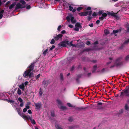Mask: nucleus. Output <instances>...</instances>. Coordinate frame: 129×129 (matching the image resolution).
<instances>
[{
	"mask_svg": "<svg viewBox=\"0 0 129 129\" xmlns=\"http://www.w3.org/2000/svg\"><path fill=\"white\" fill-rule=\"evenodd\" d=\"M34 64L32 63L29 67L28 69L25 71L23 74V76L25 77L29 76V77H32L33 75V73L31 72L33 69Z\"/></svg>",
	"mask_w": 129,
	"mask_h": 129,
	"instance_id": "1",
	"label": "nucleus"
},
{
	"mask_svg": "<svg viewBox=\"0 0 129 129\" xmlns=\"http://www.w3.org/2000/svg\"><path fill=\"white\" fill-rule=\"evenodd\" d=\"M22 4L20 3L17 4L15 7L16 9H18L20 8H22L25 7V2L23 0H21L20 2Z\"/></svg>",
	"mask_w": 129,
	"mask_h": 129,
	"instance_id": "2",
	"label": "nucleus"
},
{
	"mask_svg": "<svg viewBox=\"0 0 129 129\" xmlns=\"http://www.w3.org/2000/svg\"><path fill=\"white\" fill-rule=\"evenodd\" d=\"M21 117L24 119L25 120H28L29 119L30 120L31 123L33 124H36V122L34 119H32V117H30L29 115H27L26 116L21 115Z\"/></svg>",
	"mask_w": 129,
	"mask_h": 129,
	"instance_id": "3",
	"label": "nucleus"
},
{
	"mask_svg": "<svg viewBox=\"0 0 129 129\" xmlns=\"http://www.w3.org/2000/svg\"><path fill=\"white\" fill-rule=\"evenodd\" d=\"M66 19L68 22L70 21V19L72 23H75L76 22V20L71 14H70L69 16L67 17Z\"/></svg>",
	"mask_w": 129,
	"mask_h": 129,
	"instance_id": "4",
	"label": "nucleus"
},
{
	"mask_svg": "<svg viewBox=\"0 0 129 129\" xmlns=\"http://www.w3.org/2000/svg\"><path fill=\"white\" fill-rule=\"evenodd\" d=\"M92 11H91L84 12L79 13V14L81 16H85L88 15L90 16L91 14Z\"/></svg>",
	"mask_w": 129,
	"mask_h": 129,
	"instance_id": "5",
	"label": "nucleus"
},
{
	"mask_svg": "<svg viewBox=\"0 0 129 129\" xmlns=\"http://www.w3.org/2000/svg\"><path fill=\"white\" fill-rule=\"evenodd\" d=\"M99 15L102 14V16L100 17L99 19L100 20H102L104 19L107 16V14L106 13H104L103 11L101 10L99 11L98 12Z\"/></svg>",
	"mask_w": 129,
	"mask_h": 129,
	"instance_id": "6",
	"label": "nucleus"
},
{
	"mask_svg": "<svg viewBox=\"0 0 129 129\" xmlns=\"http://www.w3.org/2000/svg\"><path fill=\"white\" fill-rule=\"evenodd\" d=\"M121 95H126L129 96V86L125 90H124L121 93Z\"/></svg>",
	"mask_w": 129,
	"mask_h": 129,
	"instance_id": "7",
	"label": "nucleus"
},
{
	"mask_svg": "<svg viewBox=\"0 0 129 129\" xmlns=\"http://www.w3.org/2000/svg\"><path fill=\"white\" fill-rule=\"evenodd\" d=\"M57 101L58 104V106L60 108L63 110H64L66 109V107L61 106V102L60 100H57Z\"/></svg>",
	"mask_w": 129,
	"mask_h": 129,
	"instance_id": "8",
	"label": "nucleus"
},
{
	"mask_svg": "<svg viewBox=\"0 0 129 129\" xmlns=\"http://www.w3.org/2000/svg\"><path fill=\"white\" fill-rule=\"evenodd\" d=\"M67 41L62 42L60 43L58 45L59 46H62L63 47H66L67 46Z\"/></svg>",
	"mask_w": 129,
	"mask_h": 129,
	"instance_id": "9",
	"label": "nucleus"
},
{
	"mask_svg": "<svg viewBox=\"0 0 129 129\" xmlns=\"http://www.w3.org/2000/svg\"><path fill=\"white\" fill-rule=\"evenodd\" d=\"M5 12L4 10H0V19H1Z\"/></svg>",
	"mask_w": 129,
	"mask_h": 129,
	"instance_id": "10",
	"label": "nucleus"
},
{
	"mask_svg": "<svg viewBox=\"0 0 129 129\" xmlns=\"http://www.w3.org/2000/svg\"><path fill=\"white\" fill-rule=\"evenodd\" d=\"M62 37V35L61 34H59L54 38L56 40H57L60 39Z\"/></svg>",
	"mask_w": 129,
	"mask_h": 129,
	"instance_id": "11",
	"label": "nucleus"
},
{
	"mask_svg": "<svg viewBox=\"0 0 129 129\" xmlns=\"http://www.w3.org/2000/svg\"><path fill=\"white\" fill-rule=\"evenodd\" d=\"M67 43H68L67 44V45H68L70 47L72 46L74 47H76V45L72 44V41L71 42L69 43V42L68 41H67Z\"/></svg>",
	"mask_w": 129,
	"mask_h": 129,
	"instance_id": "12",
	"label": "nucleus"
},
{
	"mask_svg": "<svg viewBox=\"0 0 129 129\" xmlns=\"http://www.w3.org/2000/svg\"><path fill=\"white\" fill-rule=\"evenodd\" d=\"M35 105L37 109H39L41 107V104L40 103H35Z\"/></svg>",
	"mask_w": 129,
	"mask_h": 129,
	"instance_id": "13",
	"label": "nucleus"
},
{
	"mask_svg": "<svg viewBox=\"0 0 129 129\" xmlns=\"http://www.w3.org/2000/svg\"><path fill=\"white\" fill-rule=\"evenodd\" d=\"M18 101L20 102V107H22L23 106V102L21 98H19L18 99Z\"/></svg>",
	"mask_w": 129,
	"mask_h": 129,
	"instance_id": "14",
	"label": "nucleus"
},
{
	"mask_svg": "<svg viewBox=\"0 0 129 129\" xmlns=\"http://www.w3.org/2000/svg\"><path fill=\"white\" fill-rule=\"evenodd\" d=\"M69 10L70 11H72V12H75L76 11V9H73V7L71 5H70L69 6Z\"/></svg>",
	"mask_w": 129,
	"mask_h": 129,
	"instance_id": "15",
	"label": "nucleus"
},
{
	"mask_svg": "<svg viewBox=\"0 0 129 129\" xmlns=\"http://www.w3.org/2000/svg\"><path fill=\"white\" fill-rule=\"evenodd\" d=\"M25 86L23 83H22V84L19 86V87L21 89H22L23 90L24 89Z\"/></svg>",
	"mask_w": 129,
	"mask_h": 129,
	"instance_id": "16",
	"label": "nucleus"
},
{
	"mask_svg": "<svg viewBox=\"0 0 129 129\" xmlns=\"http://www.w3.org/2000/svg\"><path fill=\"white\" fill-rule=\"evenodd\" d=\"M16 110L18 112L19 114L20 115L21 117V115L24 116L23 115V113H20V108H17Z\"/></svg>",
	"mask_w": 129,
	"mask_h": 129,
	"instance_id": "17",
	"label": "nucleus"
},
{
	"mask_svg": "<svg viewBox=\"0 0 129 129\" xmlns=\"http://www.w3.org/2000/svg\"><path fill=\"white\" fill-rule=\"evenodd\" d=\"M114 63L116 65H118L120 64V62L118 60H117L114 62Z\"/></svg>",
	"mask_w": 129,
	"mask_h": 129,
	"instance_id": "18",
	"label": "nucleus"
},
{
	"mask_svg": "<svg viewBox=\"0 0 129 129\" xmlns=\"http://www.w3.org/2000/svg\"><path fill=\"white\" fill-rule=\"evenodd\" d=\"M16 3H14L11 4L9 7V9H12L13 7L15 5Z\"/></svg>",
	"mask_w": 129,
	"mask_h": 129,
	"instance_id": "19",
	"label": "nucleus"
},
{
	"mask_svg": "<svg viewBox=\"0 0 129 129\" xmlns=\"http://www.w3.org/2000/svg\"><path fill=\"white\" fill-rule=\"evenodd\" d=\"M17 93L18 94L21 95L22 93L21 91L19 88H18L17 91Z\"/></svg>",
	"mask_w": 129,
	"mask_h": 129,
	"instance_id": "20",
	"label": "nucleus"
},
{
	"mask_svg": "<svg viewBox=\"0 0 129 129\" xmlns=\"http://www.w3.org/2000/svg\"><path fill=\"white\" fill-rule=\"evenodd\" d=\"M104 34L106 35H107L109 33V31L108 29H105L104 31Z\"/></svg>",
	"mask_w": 129,
	"mask_h": 129,
	"instance_id": "21",
	"label": "nucleus"
},
{
	"mask_svg": "<svg viewBox=\"0 0 129 129\" xmlns=\"http://www.w3.org/2000/svg\"><path fill=\"white\" fill-rule=\"evenodd\" d=\"M56 127L57 129H62L61 127L58 124H57L56 125Z\"/></svg>",
	"mask_w": 129,
	"mask_h": 129,
	"instance_id": "22",
	"label": "nucleus"
},
{
	"mask_svg": "<svg viewBox=\"0 0 129 129\" xmlns=\"http://www.w3.org/2000/svg\"><path fill=\"white\" fill-rule=\"evenodd\" d=\"M75 26L79 28H81V26L80 24L78 23H77L75 25Z\"/></svg>",
	"mask_w": 129,
	"mask_h": 129,
	"instance_id": "23",
	"label": "nucleus"
},
{
	"mask_svg": "<svg viewBox=\"0 0 129 129\" xmlns=\"http://www.w3.org/2000/svg\"><path fill=\"white\" fill-rule=\"evenodd\" d=\"M40 91L39 92V94L40 96H42L43 94L41 88L40 89Z\"/></svg>",
	"mask_w": 129,
	"mask_h": 129,
	"instance_id": "24",
	"label": "nucleus"
},
{
	"mask_svg": "<svg viewBox=\"0 0 129 129\" xmlns=\"http://www.w3.org/2000/svg\"><path fill=\"white\" fill-rule=\"evenodd\" d=\"M119 31H120V30H113V33L115 34V36H116V35H115V34L116 33H117L118 32H119Z\"/></svg>",
	"mask_w": 129,
	"mask_h": 129,
	"instance_id": "25",
	"label": "nucleus"
},
{
	"mask_svg": "<svg viewBox=\"0 0 129 129\" xmlns=\"http://www.w3.org/2000/svg\"><path fill=\"white\" fill-rule=\"evenodd\" d=\"M125 109L126 110H128V108H129V107L128 106V105L127 104H126L125 105Z\"/></svg>",
	"mask_w": 129,
	"mask_h": 129,
	"instance_id": "26",
	"label": "nucleus"
},
{
	"mask_svg": "<svg viewBox=\"0 0 129 129\" xmlns=\"http://www.w3.org/2000/svg\"><path fill=\"white\" fill-rule=\"evenodd\" d=\"M48 51V49H46V50L43 51V54L44 55H45L46 54Z\"/></svg>",
	"mask_w": 129,
	"mask_h": 129,
	"instance_id": "27",
	"label": "nucleus"
},
{
	"mask_svg": "<svg viewBox=\"0 0 129 129\" xmlns=\"http://www.w3.org/2000/svg\"><path fill=\"white\" fill-rule=\"evenodd\" d=\"M96 68H97L96 66H93V72L95 71Z\"/></svg>",
	"mask_w": 129,
	"mask_h": 129,
	"instance_id": "28",
	"label": "nucleus"
},
{
	"mask_svg": "<svg viewBox=\"0 0 129 129\" xmlns=\"http://www.w3.org/2000/svg\"><path fill=\"white\" fill-rule=\"evenodd\" d=\"M98 15V13L96 12H94L92 15L94 17Z\"/></svg>",
	"mask_w": 129,
	"mask_h": 129,
	"instance_id": "29",
	"label": "nucleus"
},
{
	"mask_svg": "<svg viewBox=\"0 0 129 129\" xmlns=\"http://www.w3.org/2000/svg\"><path fill=\"white\" fill-rule=\"evenodd\" d=\"M10 3V1H8V2L5 5V6L6 7H8V5H9Z\"/></svg>",
	"mask_w": 129,
	"mask_h": 129,
	"instance_id": "30",
	"label": "nucleus"
},
{
	"mask_svg": "<svg viewBox=\"0 0 129 129\" xmlns=\"http://www.w3.org/2000/svg\"><path fill=\"white\" fill-rule=\"evenodd\" d=\"M83 8L82 7H80L78 8H77V10L78 11H79L83 9Z\"/></svg>",
	"mask_w": 129,
	"mask_h": 129,
	"instance_id": "31",
	"label": "nucleus"
},
{
	"mask_svg": "<svg viewBox=\"0 0 129 129\" xmlns=\"http://www.w3.org/2000/svg\"><path fill=\"white\" fill-rule=\"evenodd\" d=\"M54 42L55 41L54 39H52L50 42L51 44H54Z\"/></svg>",
	"mask_w": 129,
	"mask_h": 129,
	"instance_id": "32",
	"label": "nucleus"
},
{
	"mask_svg": "<svg viewBox=\"0 0 129 129\" xmlns=\"http://www.w3.org/2000/svg\"><path fill=\"white\" fill-rule=\"evenodd\" d=\"M79 28L78 27H77L75 26V30L77 31H78L79 30Z\"/></svg>",
	"mask_w": 129,
	"mask_h": 129,
	"instance_id": "33",
	"label": "nucleus"
},
{
	"mask_svg": "<svg viewBox=\"0 0 129 129\" xmlns=\"http://www.w3.org/2000/svg\"><path fill=\"white\" fill-rule=\"evenodd\" d=\"M55 47V46L54 45H52L51 47L50 50H51L53 49Z\"/></svg>",
	"mask_w": 129,
	"mask_h": 129,
	"instance_id": "34",
	"label": "nucleus"
},
{
	"mask_svg": "<svg viewBox=\"0 0 129 129\" xmlns=\"http://www.w3.org/2000/svg\"><path fill=\"white\" fill-rule=\"evenodd\" d=\"M61 27V25H59L58 26L57 28V30L58 31H59L60 30Z\"/></svg>",
	"mask_w": 129,
	"mask_h": 129,
	"instance_id": "35",
	"label": "nucleus"
},
{
	"mask_svg": "<svg viewBox=\"0 0 129 129\" xmlns=\"http://www.w3.org/2000/svg\"><path fill=\"white\" fill-rule=\"evenodd\" d=\"M67 105L69 107H72L73 106L70 103H67Z\"/></svg>",
	"mask_w": 129,
	"mask_h": 129,
	"instance_id": "36",
	"label": "nucleus"
},
{
	"mask_svg": "<svg viewBox=\"0 0 129 129\" xmlns=\"http://www.w3.org/2000/svg\"><path fill=\"white\" fill-rule=\"evenodd\" d=\"M40 74H39L38 75H37V76H36V79H37L40 76Z\"/></svg>",
	"mask_w": 129,
	"mask_h": 129,
	"instance_id": "37",
	"label": "nucleus"
},
{
	"mask_svg": "<svg viewBox=\"0 0 129 129\" xmlns=\"http://www.w3.org/2000/svg\"><path fill=\"white\" fill-rule=\"evenodd\" d=\"M60 79L61 80H63V75L62 74V73L60 74Z\"/></svg>",
	"mask_w": 129,
	"mask_h": 129,
	"instance_id": "38",
	"label": "nucleus"
},
{
	"mask_svg": "<svg viewBox=\"0 0 129 129\" xmlns=\"http://www.w3.org/2000/svg\"><path fill=\"white\" fill-rule=\"evenodd\" d=\"M51 115L52 117H54V115H55L54 112H52L51 113Z\"/></svg>",
	"mask_w": 129,
	"mask_h": 129,
	"instance_id": "39",
	"label": "nucleus"
},
{
	"mask_svg": "<svg viewBox=\"0 0 129 129\" xmlns=\"http://www.w3.org/2000/svg\"><path fill=\"white\" fill-rule=\"evenodd\" d=\"M27 109L26 108H25L23 110V111L24 112H25L27 111Z\"/></svg>",
	"mask_w": 129,
	"mask_h": 129,
	"instance_id": "40",
	"label": "nucleus"
},
{
	"mask_svg": "<svg viewBox=\"0 0 129 129\" xmlns=\"http://www.w3.org/2000/svg\"><path fill=\"white\" fill-rule=\"evenodd\" d=\"M4 96V94L3 93H0V97H2Z\"/></svg>",
	"mask_w": 129,
	"mask_h": 129,
	"instance_id": "41",
	"label": "nucleus"
},
{
	"mask_svg": "<svg viewBox=\"0 0 129 129\" xmlns=\"http://www.w3.org/2000/svg\"><path fill=\"white\" fill-rule=\"evenodd\" d=\"M27 112L28 113L30 114H31L32 113L31 111V110H28V111Z\"/></svg>",
	"mask_w": 129,
	"mask_h": 129,
	"instance_id": "42",
	"label": "nucleus"
},
{
	"mask_svg": "<svg viewBox=\"0 0 129 129\" xmlns=\"http://www.w3.org/2000/svg\"><path fill=\"white\" fill-rule=\"evenodd\" d=\"M129 42V39H128L127 40L125 41L124 42V44H127Z\"/></svg>",
	"mask_w": 129,
	"mask_h": 129,
	"instance_id": "43",
	"label": "nucleus"
},
{
	"mask_svg": "<svg viewBox=\"0 0 129 129\" xmlns=\"http://www.w3.org/2000/svg\"><path fill=\"white\" fill-rule=\"evenodd\" d=\"M25 108H26V109H28L29 108V107L28 105H26L25 106Z\"/></svg>",
	"mask_w": 129,
	"mask_h": 129,
	"instance_id": "44",
	"label": "nucleus"
},
{
	"mask_svg": "<svg viewBox=\"0 0 129 129\" xmlns=\"http://www.w3.org/2000/svg\"><path fill=\"white\" fill-rule=\"evenodd\" d=\"M30 8V5H28L26 7V9H29Z\"/></svg>",
	"mask_w": 129,
	"mask_h": 129,
	"instance_id": "45",
	"label": "nucleus"
},
{
	"mask_svg": "<svg viewBox=\"0 0 129 129\" xmlns=\"http://www.w3.org/2000/svg\"><path fill=\"white\" fill-rule=\"evenodd\" d=\"M66 33V31L65 30H62L61 32V33L62 34H64Z\"/></svg>",
	"mask_w": 129,
	"mask_h": 129,
	"instance_id": "46",
	"label": "nucleus"
},
{
	"mask_svg": "<svg viewBox=\"0 0 129 129\" xmlns=\"http://www.w3.org/2000/svg\"><path fill=\"white\" fill-rule=\"evenodd\" d=\"M86 9L87 10H90L91 9V8L90 7H88Z\"/></svg>",
	"mask_w": 129,
	"mask_h": 129,
	"instance_id": "47",
	"label": "nucleus"
},
{
	"mask_svg": "<svg viewBox=\"0 0 129 129\" xmlns=\"http://www.w3.org/2000/svg\"><path fill=\"white\" fill-rule=\"evenodd\" d=\"M125 59L126 60H128L129 59V55L127 56L126 57Z\"/></svg>",
	"mask_w": 129,
	"mask_h": 129,
	"instance_id": "48",
	"label": "nucleus"
},
{
	"mask_svg": "<svg viewBox=\"0 0 129 129\" xmlns=\"http://www.w3.org/2000/svg\"><path fill=\"white\" fill-rule=\"evenodd\" d=\"M90 42L88 41L86 42V44L87 45H89L90 44Z\"/></svg>",
	"mask_w": 129,
	"mask_h": 129,
	"instance_id": "49",
	"label": "nucleus"
},
{
	"mask_svg": "<svg viewBox=\"0 0 129 129\" xmlns=\"http://www.w3.org/2000/svg\"><path fill=\"white\" fill-rule=\"evenodd\" d=\"M68 26L70 28H72L73 27V26L72 24H70Z\"/></svg>",
	"mask_w": 129,
	"mask_h": 129,
	"instance_id": "50",
	"label": "nucleus"
},
{
	"mask_svg": "<svg viewBox=\"0 0 129 129\" xmlns=\"http://www.w3.org/2000/svg\"><path fill=\"white\" fill-rule=\"evenodd\" d=\"M8 102L10 103H13L14 102V101L12 100H9L8 101Z\"/></svg>",
	"mask_w": 129,
	"mask_h": 129,
	"instance_id": "51",
	"label": "nucleus"
},
{
	"mask_svg": "<svg viewBox=\"0 0 129 129\" xmlns=\"http://www.w3.org/2000/svg\"><path fill=\"white\" fill-rule=\"evenodd\" d=\"M28 83V82L27 81H26L24 82V86H26V85Z\"/></svg>",
	"mask_w": 129,
	"mask_h": 129,
	"instance_id": "52",
	"label": "nucleus"
},
{
	"mask_svg": "<svg viewBox=\"0 0 129 129\" xmlns=\"http://www.w3.org/2000/svg\"><path fill=\"white\" fill-rule=\"evenodd\" d=\"M100 22V20H97L96 21V23L97 24H99V23Z\"/></svg>",
	"mask_w": 129,
	"mask_h": 129,
	"instance_id": "53",
	"label": "nucleus"
},
{
	"mask_svg": "<svg viewBox=\"0 0 129 129\" xmlns=\"http://www.w3.org/2000/svg\"><path fill=\"white\" fill-rule=\"evenodd\" d=\"M89 25L90 27H92L93 26V24L92 23H91L90 24H89Z\"/></svg>",
	"mask_w": 129,
	"mask_h": 129,
	"instance_id": "54",
	"label": "nucleus"
},
{
	"mask_svg": "<svg viewBox=\"0 0 129 129\" xmlns=\"http://www.w3.org/2000/svg\"><path fill=\"white\" fill-rule=\"evenodd\" d=\"M90 16H89L88 18V19L89 20H90L91 18V17H90Z\"/></svg>",
	"mask_w": 129,
	"mask_h": 129,
	"instance_id": "55",
	"label": "nucleus"
},
{
	"mask_svg": "<svg viewBox=\"0 0 129 129\" xmlns=\"http://www.w3.org/2000/svg\"><path fill=\"white\" fill-rule=\"evenodd\" d=\"M69 121H72V119L71 118H70L69 119Z\"/></svg>",
	"mask_w": 129,
	"mask_h": 129,
	"instance_id": "56",
	"label": "nucleus"
},
{
	"mask_svg": "<svg viewBox=\"0 0 129 129\" xmlns=\"http://www.w3.org/2000/svg\"><path fill=\"white\" fill-rule=\"evenodd\" d=\"M123 112V110L122 109L120 111V113H122Z\"/></svg>",
	"mask_w": 129,
	"mask_h": 129,
	"instance_id": "57",
	"label": "nucleus"
},
{
	"mask_svg": "<svg viewBox=\"0 0 129 129\" xmlns=\"http://www.w3.org/2000/svg\"><path fill=\"white\" fill-rule=\"evenodd\" d=\"M98 43V42L97 41H96V42H95L94 43V45H95V44H97Z\"/></svg>",
	"mask_w": 129,
	"mask_h": 129,
	"instance_id": "58",
	"label": "nucleus"
},
{
	"mask_svg": "<svg viewBox=\"0 0 129 129\" xmlns=\"http://www.w3.org/2000/svg\"><path fill=\"white\" fill-rule=\"evenodd\" d=\"M30 104V103L29 102H28L27 103V105H29Z\"/></svg>",
	"mask_w": 129,
	"mask_h": 129,
	"instance_id": "59",
	"label": "nucleus"
},
{
	"mask_svg": "<svg viewBox=\"0 0 129 129\" xmlns=\"http://www.w3.org/2000/svg\"><path fill=\"white\" fill-rule=\"evenodd\" d=\"M98 105H101L102 104V103H100L98 104Z\"/></svg>",
	"mask_w": 129,
	"mask_h": 129,
	"instance_id": "60",
	"label": "nucleus"
},
{
	"mask_svg": "<svg viewBox=\"0 0 129 129\" xmlns=\"http://www.w3.org/2000/svg\"><path fill=\"white\" fill-rule=\"evenodd\" d=\"M127 30L129 32V27L127 28Z\"/></svg>",
	"mask_w": 129,
	"mask_h": 129,
	"instance_id": "61",
	"label": "nucleus"
},
{
	"mask_svg": "<svg viewBox=\"0 0 129 129\" xmlns=\"http://www.w3.org/2000/svg\"><path fill=\"white\" fill-rule=\"evenodd\" d=\"M59 0H54V2H55V1H58Z\"/></svg>",
	"mask_w": 129,
	"mask_h": 129,
	"instance_id": "62",
	"label": "nucleus"
},
{
	"mask_svg": "<svg viewBox=\"0 0 129 129\" xmlns=\"http://www.w3.org/2000/svg\"><path fill=\"white\" fill-rule=\"evenodd\" d=\"M114 2H116L118 1V0H112Z\"/></svg>",
	"mask_w": 129,
	"mask_h": 129,
	"instance_id": "63",
	"label": "nucleus"
},
{
	"mask_svg": "<svg viewBox=\"0 0 129 129\" xmlns=\"http://www.w3.org/2000/svg\"><path fill=\"white\" fill-rule=\"evenodd\" d=\"M35 129H39L37 127H36V126L35 127Z\"/></svg>",
	"mask_w": 129,
	"mask_h": 129,
	"instance_id": "64",
	"label": "nucleus"
}]
</instances>
